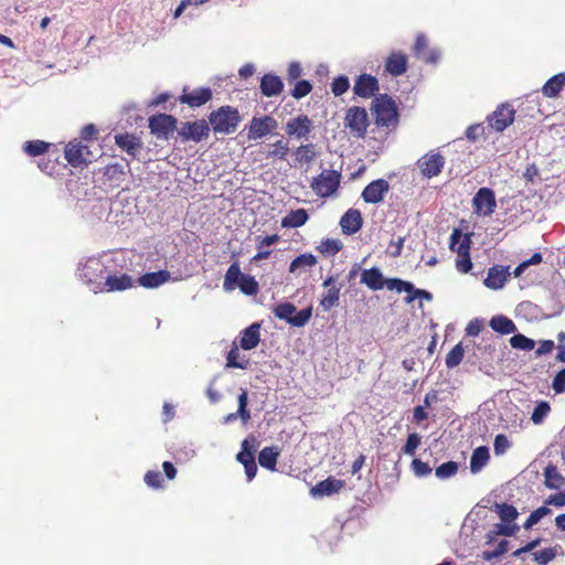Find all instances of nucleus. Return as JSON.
I'll return each instance as SVG.
<instances>
[{"instance_id": "obj_1", "label": "nucleus", "mask_w": 565, "mask_h": 565, "mask_svg": "<svg viewBox=\"0 0 565 565\" xmlns=\"http://www.w3.org/2000/svg\"><path fill=\"white\" fill-rule=\"evenodd\" d=\"M242 117L238 110L232 106H222L218 109L212 111L209 116V122L214 134L230 135L233 134Z\"/></svg>"}, {"instance_id": "obj_2", "label": "nucleus", "mask_w": 565, "mask_h": 565, "mask_svg": "<svg viewBox=\"0 0 565 565\" xmlns=\"http://www.w3.org/2000/svg\"><path fill=\"white\" fill-rule=\"evenodd\" d=\"M470 244L471 239L468 234H462L460 230L455 228L450 235L449 247L452 252L458 254L456 267L459 271L467 274L472 268L470 258Z\"/></svg>"}, {"instance_id": "obj_3", "label": "nucleus", "mask_w": 565, "mask_h": 565, "mask_svg": "<svg viewBox=\"0 0 565 565\" xmlns=\"http://www.w3.org/2000/svg\"><path fill=\"white\" fill-rule=\"evenodd\" d=\"M375 115V124L381 127L395 126L397 122V110L395 102L386 94L376 96L372 107Z\"/></svg>"}, {"instance_id": "obj_4", "label": "nucleus", "mask_w": 565, "mask_h": 565, "mask_svg": "<svg viewBox=\"0 0 565 565\" xmlns=\"http://www.w3.org/2000/svg\"><path fill=\"white\" fill-rule=\"evenodd\" d=\"M275 317L287 321L294 327L306 326L312 316V308L307 307L297 312V308L291 302L278 303L273 310Z\"/></svg>"}, {"instance_id": "obj_5", "label": "nucleus", "mask_w": 565, "mask_h": 565, "mask_svg": "<svg viewBox=\"0 0 565 565\" xmlns=\"http://www.w3.org/2000/svg\"><path fill=\"white\" fill-rule=\"evenodd\" d=\"M79 277L95 294L104 292V265L98 259H88L82 267Z\"/></svg>"}, {"instance_id": "obj_6", "label": "nucleus", "mask_w": 565, "mask_h": 565, "mask_svg": "<svg viewBox=\"0 0 565 565\" xmlns=\"http://www.w3.org/2000/svg\"><path fill=\"white\" fill-rule=\"evenodd\" d=\"M494 510L500 520L504 523L503 525H500L499 533L504 536H513L519 531V526L516 524H511L519 516L516 508L508 503H495Z\"/></svg>"}, {"instance_id": "obj_7", "label": "nucleus", "mask_w": 565, "mask_h": 565, "mask_svg": "<svg viewBox=\"0 0 565 565\" xmlns=\"http://www.w3.org/2000/svg\"><path fill=\"white\" fill-rule=\"evenodd\" d=\"M345 126L350 128L354 136L363 137L369 126L366 110L358 106L349 108L345 116Z\"/></svg>"}, {"instance_id": "obj_8", "label": "nucleus", "mask_w": 565, "mask_h": 565, "mask_svg": "<svg viewBox=\"0 0 565 565\" xmlns=\"http://www.w3.org/2000/svg\"><path fill=\"white\" fill-rule=\"evenodd\" d=\"M209 132H210V127H209V124L204 119L196 120L194 122H189V121L183 122L178 130L179 136L183 140H185V141L193 140L196 142L207 138Z\"/></svg>"}, {"instance_id": "obj_9", "label": "nucleus", "mask_w": 565, "mask_h": 565, "mask_svg": "<svg viewBox=\"0 0 565 565\" xmlns=\"http://www.w3.org/2000/svg\"><path fill=\"white\" fill-rule=\"evenodd\" d=\"M387 289H395L397 292H407L408 296L405 298V301L407 303L413 302L416 298H422L426 300L431 299V295L428 291L424 289H416L413 284L398 278L387 279Z\"/></svg>"}, {"instance_id": "obj_10", "label": "nucleus", "mask_w": 565, "mask_h": 565, "mask_svg": "<svg viewBox=\"0 0 565 565\" xmlns=\"http://www.w3.org/2000/svg\"><path fill=\"white\" fill-rule=\"evenodd\" d=\"M473 211L477 214L488 216L494 212L497 206L494 193L488 188H481L472 200Z\"/></svg>"}, {"instance_id": "obj_11", "label": "nucleus", "mask_w": 565, "mask_h": 565, "mask_svg": "<svg viewBox=\"0 0 565 565\" xmlns=\"http://www.w3.org/2000/svg\"><path fill=\"white\" fill-rule=\"evenodd\" d=\"M424 177H437L445 164V158L435 151L423 156L417 162Z\"/></svg>"}, {"instance_id": "obj_12", "label": "nucleus", "mask_w": 565, "mask_h": 565, "mask_svg": "<svg viewBox=\"0 0 565 565\" xmlns=\"http://www.w3.org/2000/svg\"><path fill=\"white\" fill-rule=\"evenodd\" d=\"M514 120V109L508 104L499 106L491 116L488 117V122L495 131H503Z\"/></svg>"}, {"instance_id": "obj_13", "label": "nucleus", "mask_w": 565, "mask_h": 565, "mask_svg": "<svg viewBox=\"0 0 565 565\" xmlns=\"http://www.w3.org/2000/svg\"><path fill=\"white\" fill-rule=\"evenodd\" d=\"M312 129V120L306 115H299L291 118L286 124V134L297 139L306 138Z\"/></svg>"}, {"instance_id": "obj_14", "label": "nucleus", "mask_w": 565, "mask_h": 565, "mask_svg": "<svg viewBox=\"0 0 565 565\" xmlns=\"http://www.w3.org/2000/svg\"><path fill=\"white\" fill-rule=\"evenodd\" d=\"M177 120L171 115L161 114L149 118V128L159 138H167L175 129Z\"/></svg>"}, {"instance_id": "obj_15", "label": "nucleus", "mask_w": 565, "mask_h": 565, "mask_svg": "<svg viewBox=\"0 0 565 565\" xmlns=\"http://www.w3.org/2000/svg\"><path fill=\"white\" fill-rule=\"evenodd\" d=\"M276 119L270 116H264L259 118L254 117L249 124L248 138L254 140L259 139L269 134L273 129L276 128Z\"/></svg>"}, {"instance_id": "obj_16", "label": "nucleus", "mask_w": 565, "mask_h": 565, "mask_svg": "<svg viewBox=\"0 0 565 565\" xmlns=\"http://www.w3.org/2000/svg\"><path fill=\"white\" fill-rule=\"evenodd\" d=\"M388 189L390 185L385 179H374L364 188L362 192V198L366 203L375 204L383 200Z\"/></svg>"}, {"instance_id": "obj_17", "label": "nucleus", "mask_w": 565, "mask_h": 565, "mask_svg": "<svg viewBox=\"0 0 565 565\" xmlns=\"http://www.w3.org/2000/svg\"><path fill=\"white\" fill-rule=\"evenodd\" d=\"M509 269V266L502 265H494L490 267L488 270V275L483 281L484 285L493 290L501 289L505 285L510 276Z\"/></svg>"}, {"instance_id": "obj_18", "label": "nucleus", "mask_w": 565, "mask_h": 565, "mask_svg": "<svg viewBox=\"0 0 565 565\" xmlns=\"http://www.w3.org/2000/svg\"><path fill=\"white\" fill-rule=\"evenodd\" d=\"M88 148L81 142L72 141L65 147V159L74 167H81L87 163L86 154H88Z\"/></svg>"}, {"instance_id": "obj_19", "label": "nucleus", "mask_w": 565, "mask_h": 565, "mask_svg": "<svg viewBox=\"0 0 565 565\" xmlns=\"http://www.w3.org/2000/svg\"><path fill=\"white\" fill-rule=\"evenodd\" d=\"M363 225L361 212L355 209L348 210L340 220V226L345 235L358 233Z\"/></svg>"}, {"instance_id": "obj_20", "label": "nucleus", "mask_w": 565, "mask_h": 565, "mask_svg": "<svg viewBox=\"0 0 565 565\" xmlns=\"http://www.w3.org/2000/svg\"><path fill=\"white\" fill-rule=\"evenodd\" d=\"M379 89V82L377 79L369 74H362L358 77V79L354 83V94L363 97L369 98L374 95V93Z\"/></svg>"}, {"instance_id": "obj_21", "label": "nucleus", "mask_w": 565, "mask_h": 565, "mask_svg": "<svg viewBox=\"0 0 565 565\" xmlns=\"http://www.w3.org/2000/svg\"><path fill=\"white\" fill-rule=\"evenodd\" d=\"M414 54L424 62L431 64H435L440 55L437 50L428 49V41L424 34L417 35L414 44Z\"/></svg>"}, {"instance_id": "obj_22", "label": "nucleus", "mask_w": 565, "mask_h": 565, "mask_svg": "<svg viewBox=\"0 0 565 565\" xmlns=\"http://www.w3.org/2000/svg\"><path fill=\"white\" fill-rule=\"evenodd\" d=\"M335 280L332 276L328 277L322 286L328 287L327 292L322 296L320 300V306L324 311L331 310L333 307L338 306L340 299V287L334 285Z\"/></svg>"}, {"instance_id": "obj_23", "label": "nucleus", "mask_w": 565, "mask_h": 565, "mask_svg": "<svg viewBox=\"0 0 565 565\" xmlns=\"http://www.w3.org/2000/svg\"><path fill=\"white\" fill-rule=\"evenodd\" d=\"M345 486V482L340 479H335L333 477H328L327 479L318 482L312 489L311 493L320 497H329L334 493L340 492Z\"/></svg>"}, {"instance_id": "obj_24", "label": "nucleus", "mask_w": 565, "mask_h": 565, "mask_svg": "<svg viewBox=\"0 0 565 565\" xmlns=\"http://www.w3.org/2000/svg\"><path fill=\"white\" fill-rule=\"evenodd\" d=\"M260 341V324L257 322L252 323L241 332L239 347L243 350L255 349Z\"/></svg>"}, {"instance_id": "obj_25", "label": "nucleus", "mask_w": 565, "mask_h": 565, "mask_svg": "<svg viewBox=\"0 0 565 565\" xmlns=\"http://www.w3.org/2000/svg\"><path fill=\"white\" fill-rule=\"evenodd\" d=\"M105 291H124L134 287V279L128 274L109 275L103 282Z\"/></svg>"}, {"instance_id": "obj_26", "label": "nucleus", "mask_w": 565, "mask_h": 565, "mask_svg": "<svg viewBox=\"0 0 565 565\" xmlns=\"http://www.w3.org/2000/svg\"><path fill=\"white\" fill-rule=\"evenodd\" d=\"M171 275L168 270L146 273L138 278V284L147 289L158 288L169 281Z\"/></svg>"}, {"instance_id": "obj_27", "label": "nucleus", "mask_w": 565, "mask_h": 565, "mask_svg": "<svg viewBox=\"0 0 565 565\" xmlns=\"http://www.w3.org/2000/svg\"><path fill=\"white\" fill-rule=\"evenodd\" d=\"M361 282L371 290H381L384 286L387 287V280L384 279L382 271L376 267L364 269L361 275Z\"/></svg>"}, {"instance_id": "obj_28", "label": "nucleus", "mask_w": 565, "mask_h": 565, "mask_svg": "<svg viewBox=\"0 0 565 565\" xmlns=\"http://www.w3.org/2000/svg\"><path fill=\"white\" fill-rule=\"evenodd\" d=\"M385 70L393 76L403 75L407 70V56L399 52L392 53L386 60Z\"/></svg>"}, {"instance_id": "obj_29", "label": "nucleus", "mask_w": 565, "mask_h": 565, "mask_svg": "<svg viewBox=\"0 0 565 565\" xmlns=\"http://www.w3.org/2000/svg\"><path fill=\"white\" fill-rule=\"evenodd\" d=\"M212 98V90L210 88H198L189 94H183L180 100L191 107H200Z\"/></svg>"}, {"instance_id": "obj_30", "label": "nucleus", "mask_w": 565, "mask_h": 565, "mask_svg": "<svg viewBox=\"0 0 565 565\" xmlns=\"http://www.w3.org/2000/svg\"><path fill=\"white\" fill-rule=\"evenodd\" d=\"M340 185V179H312L311 189L321 198L332 195Z\"/></svg>"}, {"instance_id": "obj_31", "label": "nucleus", "mask_w": 565, "mask_h": 565, "mask_svg": "<svg viewBox=\"0 0 565 565\" xmlns=\"http://www.w3.org/2000/svg\"><path fill=\"white\" fill-rule=\"evenodd\" d=\"M284 88V84L280 79V77L273 75V74H266L262 77L260 81V90L263 95L270 97L276 96L281 93Z\"/></svg>"}, {"instance_id": "obj_32", "label": "nucleus", "mask_w": 565, "mask_h": 565, "mask_svg": "<svg viewBox=\"0 0 565 565\" xmlns=\"http://www.w3.org/2000/svg\"><path fill=\"white\" fill-rule=\"evenodd\" d=\"M279 455L280 449L278 447H265L259 451L258 462L263 468H266L270 471H275Z\"/></svg>"}, {"instance_id": "obj_33", "label": "nucleus", "mask_w": 565, "mask_h": 565, "mask_svg": "<svg viewBox=\"0 0 565 565\" xmlns=\"http://www.w3.org/2000/svg\"><path fill=\"white\" fill-rule=\"evenodd\" d=\"M248 404V394L246 390H242L241 394L238 395V409L236 413H231L226 416L225 422H233L237 417L242 419L244 424H247L250 419V412L247 409Z\"/></svg>"}, {"instance_id": "obj_34", "label": "nucleus", "mask_w": 565, "mask_h": 565, "mask_svg": "<svg viewBox=\"0 0 565 565\" xmlns=\"http://www.w3.org/2000/svg\"><path fill=\"white\" fill-rule=\"evenodd\" d=\"M115 140H116V145L119 148H121L128 154H130L132 157H135L136 153L141 148L140 140L136 136H134V135H129V134L117 135L115 137Z\"/></svg>"}, {"instance_id": "obj_35", "label": "nucleus", "mask_w": 565, "mask_h": 565, "mask_svg": "<svg viewBox=\"0 0 565 565\" xmlns=\"http://www.w3.org/2000/svg\"><path fill=\"white\" fill-rule=\"evenodd\" d=\"M490 454L486 446L477 447L470 458V470L472 473L479 472L489 461Z\"/></svg>"}, {"instance_id": "obj_36", "label": "nucleus", "mask_w": 565, "mask_h": 565, "mask_svg": "<svg viewBox=\"0 0 565 565\" xmlns=\"http://www.w3.org/2000/svg\"><path fill=\"white\" fill-rule=\"evenodd\" d=\"M308 213L305 209L292 210L285 217H282L281 226L297 228L305 225L308 221Z\"/></svg>"}, {"instance_id": "obj_37", "label": "nucleus", "mask_w": 565, "mask_h": 565, "mask_svg": "<svg viewBox=\"0 0 565 565\" xmlns=\"http://www.w3.org/2000/svg\"><path fill=\"white\" fill-rule=\"evenodd\" d=\"M565 85V74L559 73L551 77L542 87V94L546 97H556Z\"/></svg>"}, {"instance_id": "obj_38", "label": "nucleus", "mask_w": 565, "mask_h": 565, "mask_svg": "<svg viewBox=\"0 0 565 565\" xmlns=\"http://www.w3.org/2000/svg\"><path fill=\"white\" fill-rule=\"evenodd\" d=\"M255 444L256 437L253 435H249L247 438L243 440L242 450L236 456L237 461H239L243 466L250 463L252 461L255 460Z\"/></svg>"}, {"instance_id": "obj_39", "label": "nucleus", "mask_w": 565, "mask_h": 565, "mask_svg": "<svg viewBox=\"0 0 565 565\" xmlns=\"http://www.w3.org/2000/svg\"><path fill=\"white\" fill-rule=\"evenodd\" d=\"M544 483L548 489H559L565 482V479L558 472L557 467L551 463L544 469Z\"/></svg>"}, {"instance_id": "obj_40", "label": "nucleus", "mask_w": 565, "mask_h": 565, "mask_svg": "<svg viewBox=\"0 0 565 565\" xmlns=\"http://www.w3.org/2000/svg\"><path fill=\"white\" fill-rule=\"evenodd\" d=\"M490 327L500 334H510L516 329L514 322L504 316L493 317L490 320Z\"/></svg>"}, {"instance_id": "obj_41", "label": "nucleus", "mask_w": 565, "mask_h": 565, "mask_svg": "<svg viewBox=\"0 0 565 565\" xmlns=\"http://www.w3.org/2000/svg\"><path fill=\"white\" fill-rule=\"evenodd\" d=\"M317 264L315 255L307 253L297 256L289 265V271L295 273L300 268H310Z\"/></svg>"}, {"instance_id": "obj_42", "label": "nucleus", "mask_w": 565, "mask_h": 565, "mask_svg": "<svg viewBox=\"0 0 565 565\" xmlns=\"http://www.w3.org/2000/svg\"><path fill=\"white\" fill-rule=\"evenodd\" d=\"M244 274H242L239 265L237 262L233 263L224 277V288L225 289H233L235 285L238 284L239 279L242 278Z\"/></svg>"}, {"instance_id": "obj_43", "label": "nucleus", "mask_w": 565, "mask_h": 565, "mask_svg": "<svg viewBox=\"0 0 565 565\" xmlns=\"http://www.w3.org/2000/svg\"><path fill=\"white\" fill-rule=\"evenodd\" d=\"M249 364L248 360L242 359L236 344L230 350L226 356V366L245 370Z\"/></svg>"}, {"instance_id": "obj_44", "label": "nucleus", "mask_w": 565, "mask_h": 565, "mask_svg": "<svg viewBox=\"0 0 565 565\" xmlns=\"http://www.w3.org/2000/svg\"><path fill=\"white\" fill-rule=\"evenodd\" d=\"M51 145L42 140H30L23 143L24 152L30 157H36L47 151Z\"/></svg>"}, {"instance_id": "obj_45", "label": "nucleus", "mask_w": 565, "mask_h": 565, "mask_svg": "<svg viewBox=\"0 0 565 565\" xmlns=\"http://www.w3.org/2000/svg\"><path fill=\"white\" fill-rule=\"evenodd\" d=\"M294 154L297 162L308 163L316 157V147L312 143L302 145L296 149Z\"/></svg>"}, {"instance_id": "obj_46", "label": "nucleus", "mask_w": 565, "mask_h": 565, "mask_svg": "<svg viewBox=\"0 0 565 565\" xmlns=\"http://www.w3.org/2000/svg\"><path fill=\"white\" fill-rule=\"evenodd\" d=\"M237 286L243 294L248 296H254L258 292V282L249 275H243Z\"/></svg>"}, {"instance_id": "obj_47", "label": "nucleus", "mask_w": 565, "mask_h": 565, "mask_svg": "<svg viewBox=\"0 0 565 565\" xmlns=\"http://www.w3.org/2000/svg\"><path fill=\"white\" fill-rule=\"evenodd\" d=\"M465 350L461 343L456 344L447 354L445 363L448 369L458 366L463 359Z\"/></svg>"}, {"instance_id": "obj_48", "label": "nucleus", "mask_w": 565, "mask_h": 565, "mask_svg": "<svg viewBox=\"0 0 565 565\" xmlns=\"http://www.w3.org/2000/svg\"><path fill=\"white\" fill-rule=\"evenodd\" d=\"M458 472V463L456 461H447L436 468L435 475L438 479H448Z\"/></svg>"}, {"instance_id": "obj_49", "label": "nucleus", "mask_w": 565, "mask_h": 565, "mask_svg": "<svg viewBox=\"0 0 565 565\" xmlns=\"http://www.w3.org/2000/svg\"><path fill=\"white\" fill-rule=\"evenodd\" d=\"M510 344L514 349H520L524 351H531L534 349V341L523 334H514L510 339Z\"/></svg>"}, {"instance_id": "obj_50", "label": "nucleus", "mask_w": 565, "mask_h": 565, "mask_svg": "<svg viewBox=\"0 0 565 565\" xmlns=\"http://www.w3.org/2000/svg\"><path fill=\"white\" fill-rule=\"evenodd\" d=\"M551 412V406L547 402L542 401L536 404L534 407V411L531 415V419L534 424H541L544 418L548 415Z\"/></svg>"}, {"instance_id": "obj_51", "label": "nucleus", "mask_w": 565, "mask_h": 565, "mask_svg": "<svg viewBox=\"0 0 565 565\" xmlns=\"http://www.w3.org/2000/svg\"><path fill=\"white\" fill-rule=\"evenodd\" d=\"M551 513V509L547 507H540L534 510L523 524V527L529 530L541 521L542 518Z\"/></svg>"}, {"instance_id": "obj_52", "label": "nucleus", "mask_w": 565, "mask_h": 565, "mask_svg": "<svg viewBox=\"0 0 565 565\" xmlns=\"http://www.w3.org/2000/svg\"><path fill=\"white\" fill-rule=\"evenodd\" d=\"M556 557V547H548L533 553L534 561L540 565H547Z\"/></svg>"}, {"instance_id": "obj_53", "label": "nucleus", "mask_w": 565, "mask_h": 565, "mask_svg": "<svg viewBox=\"0 0 565 565\" xmlns=\"http://www.w3.org/2000/svg\"><path fill=\"white\" fill-rule=\"evenodd\" d=\"M420 436L417 433L409 434L403 447V452L408 456H414L420 445Z\"/></svg>"}, {"instance_id": "obj_54", "label": "nucleus", "mask_w": 565, "mask_h": 565, "mask_svg": "<svg viewBox=\"0 0 565 565\" xmlns=\"http://www.w3.org/2000/svg\"><path fill=\"white\" fill-rule=\"evenodd\" d=\"M312 89V85L308 81H298L291 90V96L296 99H300L307 96Z\"/></svg>"}, {"instance_id": "obj_55", "label": "nucleus", "mask_w": 565, "mask_h": 565, "mask_svg": "<svg viewBox=\"0 0 565 565\" xmlns=\"http://www.w3.org/2000/svg\"><path fill=\"white\" fill-rule=\"evenodd\" d=\"M342 248V244L339 239L328 238L321 243L319 246V250L321 253H327L330 255H334L339 253Z\"/></svg>"}, {"instance_id": "obj_56", "label": "nucleus", "mask_w": 565, "mask_h": 565, "mask_svg": "<svg viewBox=\"0 0 565 565\" xmlns=\"http://www.w3.org/2000/svg\"><path fill=\"white\" fill-rule=\"evenodd\" d=\"M349 79L347 76H339L333 79L331 89L334 96H341L349 89Z\"/></svg>"}, {"instance_id": "obj_57", "label": "nucleus", "mask_w": 565, "mask_h": 565, "mask_svg": "<svg viewBox=\"0 0 565 565\" xmlns=\"http://www.w3.org/2000/svg\"><path fill=\"white\" fill-rule=\"evenodd\" d=\"M412 469L417 477H427L433 471L427 462H424L418 458L413 459Z\"/></svg>"}, {"instance_id": "obj_58", "label": "nucleus", "mask_w": 565, "mask_h": 565, "mask_svg": "<svg viewBox=\"0 0 565 565\" xmlns=\"http://www.w3.org/2000/svg\"><path fill=\"white\" fill-rule=\"evenodd\" d=\"M145 482L147 483V486H149L151 488H154V489L161 488L162 487L161 473L159 471L149 470L145 475Z\"/></svg>"}, {"instance_id": "obj_59", "label": "nucleus", "mask_w": 565, "mask_h": 565, "mask_svg": "<svg viewBox=\"0 0 565 565\" xmlns=\"http://www.w3.org/2000/svg\"><path fill=\"white\" fill-rule=\"evenodd\" d=\"M493 447H494V452L497 455L504 454L508 450V448L510 447V443H509L507 436L503 434L497 435L494 438Z\"/></svg>"}, {"instance_id": "obj_60", "label": "nucleus", "mask_w": 565, "mask_h": 565, "mask_svg": "<svg viewBox=\"0 0 565 565\" xmlns=\"http://www.w3.org/2000/svg\"><path fill=\"white\" fill-rule=\"evenodd\" d=\"M552 388L556 394L565 392V369H562L554 377Z\"/></svg>"}, {"instance_id": "obj_61", "label": "nucleus", "mask_w": 565, "mask_h": 565, "mask_svg": "<svg viewBox=\"0 0 565 565\" xmlns=\"http://www.w3.org/2000/svg\"><path fill=\"white\" fill-rule=\"evenodd\" d=\"M483 328V321L480 319H472L466 327V334L469 337L478 335Z\"/></svg>"}, {"instance_id": "obj_62", "label": "nucleus", "mask_w": 565, "mask_h": 565, "mask_svg": "<svg viewBox=\"0 0 565 565\" xmlns=\"http://www.w3.org/2000/svg\"><path fill=\"white\" fill-rule=\"evenodd\" d=\"M507 544L508 543L505 541L500 542L494 551H492V552H484L483 553V558L486 561H490L493 557H498V556L502 555L507 551Z\"/></svg>"}, {"instance_id": "obj_63", "label": "nucleus", "mask_w": 565, "mask_h": 565, "mask_svg": "<svg viewBox=\"0 0 565 565\" xmlns=\"http://www.w3.org/2000/svg\"><path fill=\"white\" fill-rule=\"evenodd\" d=\"M280 241V236L278 234L267 235L263 238L258 237L257 248L263 249L265 246H270Z\"/></svg>"}, {"instance_id": "obj_64", "label": "nucleus", "mask_w": 565, "mask_h": 565, "mask_svg": "<svg viewBox=\"0 0 565 565\" xmlns=\"http://www.w3.org/2000/svg\"><path fill=\"white\" fill-rule=\"evenodd\" d=\"M545 504L563 507L565 505V494H563L562 492L552 494L545 500Z\"/></svg>"}]
</instances>
